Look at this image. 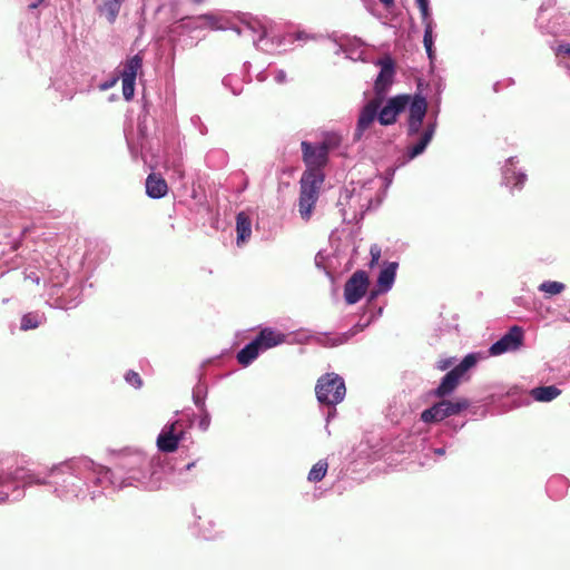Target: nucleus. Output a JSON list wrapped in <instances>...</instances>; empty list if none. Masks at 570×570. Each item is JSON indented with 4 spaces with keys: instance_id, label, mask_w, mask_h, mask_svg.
Listing matches in <instances>:
<instances>
[{
    "instance_id": "nucleus-2",
    "label": "nucleus",
    "mask_w": 570,
    "mask_h": 570,
    "mask_svg": "<svg viewBox=\"0 0 570 570\" xmlns=\"http://www.w3.org/2000/svg\"><path fill=\"white\" fill-rule=\"evenodd\" d=\"M167 470L166 459L160 454L147 455L139 450H127L119 456L115 470L107 468V488L158 490Z\"/></svg>"
},
{
    "instance_id": "nucleus-6",
    "label": "nucleus",
    "mask_w": 570,
    "mask_h": 570,
    "mask_svg": "<svg viewBox=\"0 0 570 570\" xmlns=\"http://www.w3.org/2000/svg\"><path fill=\"white\" fill-rule=\"evenodd\" d=\"M315 393L320 404L336 406L345 397V382L336 373H326L317 380Z\"/></svg>"
},
{
    "instance_id": "nucleus-27",
    "label": "nucleus",
    "mask_w": 570,
    "mask_h": 570,
    "mask_svg": "<svg viewBox=\"0 0 570 570\" xmlns=\"http://www.w3.org/2000/svg\"><path fill=\"white\" fill-rule=\"evenodd\" d=\"M261 353H263V351L259 347L258 341L254 338L237 353V361L240 365L248 366Z\"/></svg>"
},
{
    "instance_id": "nucleus-57",
    "label": "nucleus",
    "mask_w": 570,
    "mask_h": 570,
    "mask_svg": "<svg viewBox=\"0 0 570 570\" xmlns=\"http://www.w3.org/2000/svg\"><path fill=\"white\" fill-rule=\"evenodd\" d=\"M194 466H195V462L188 463V464L185 466V470H186V471H189V470H191Z\"/></svg>"
},
{
    "instance_id": "nucleus-52",
    "label": "nucleus",
    "mask_w": 570,
    "mask_h": 570,
    "mask_svg": "<svg viewBox=\"0 0 570 570\" xmlns=\"http://www.w3.org/2000/svg\"><path fill=\"white\" fill-rule=\"evenodd\" d=\"M433 452H434V454H436V455H444V453H445V449H444V448H435V449L433 450Z\"/></svg>"
},
{
    "instance_id": "nucleus-9",
    "label": "nucleus",
    "mask_w": 570,
    "mask_h": 570,
    "mask_svg": "<svg viewBox=\"0 0 570 570\" xmlns=\"http://www.w3.org/2000/svg\"><path fill=\"white\" fill-rule=\"evenodd\" d=\"M142 72V57L137 53L118 66V77L122 82V96L130 101L135 95L136 79Z\"/></svg>"
},
{
    "instance_id": "nucleus-48",
    "label": "nucleus",
    "mask_w": 570,
    "mask_h": 570,
    "mask_svg": "<svg viewBox=\"0 0 570 570\" xmlns=\"http://www.w3.org/2000/svg\"><path fill=\"white\" fill-rule=\"evenodd\" d=\"M274 78L277 83H284L286 81V72L284 70H277Z\"/></svg>"
},
{
    "instance_id": "nucleus-28",
    "label": "nucleus",
    "mask_w": 570,
    "mask_h": 570,
    "mask_svg": "<svg viewBox=\"0 0 570 570\" xmlns=\"http://www.w3.org/2000/svg\"><path fill=\"white\" fill-rule=\"evenodd\" d=\"M126 0H102L97 7L100 16H104L109 23H114L120 12L121 6Z\"/></svg>"
},
{
    "instance_id": "nucleus-5",
    "label": "nucleus",
    "mask_w": 570,
    "mask_h": 570,
    "mask_svg": "<svg viewBox=\"0 0 570 570\" xmlns=\"http://www.w3.org/2000/svg\"><path fill=\"white\" fill-rule=\"evenodd\" d=\"M198 20L213 30L230 29L239 37L250 39L254 46L262 51H272L282 45V40L278 38L275 42L276 37H272V30L257 18H248L233 26H228L220 17L212 13L199 16Z\"/></svg>"
},
{
    "instance_id": "nucleus-8",
    "label": "nucleus",
    "mask_w": 570,
    "mask_h": 570,
    "mask_svg": "<svg viewBox=\"0 0 570 570\" xmlns=\"http://www.w3.org/2000/svg\"><path fill=\"white\" fill-rule=\"evenodd\" d=\"M0 475L7 476L6 483L0 485V489L3 491L12 484H14V490H19L20 487H30L33 484H50L49 470L46 472H36L23 466H18L12 472H2Z\"/></svg>"
},
{
    "instance_id": "nucleus-33",
    "label": "nucleus",
    "mask_w": 570,
    "mask_h": 570,
    "mask_svg": "<svg viewBox=\"0 0 570 570\" xmlns=\"http://www.w3.org/2000/svg\"><path fill=\"white\" fill-rule=\"evenodd\" d=\"M328 469V464L325 460H320L317 463H315L312 469L308 472L307 480L309 482H318L321 481Z\"/></svg>"
},
{
    "instance_id": "nucleus-46",
    "label": "nucleus",
    "mask_w": 570,
    "mask_h": 570,
    "mask_svg": "<svg viewBox=\"0 0 570 570\" xmlns=\"http://www.w3.org/2000/svg\"><path fill=\"white\" fill-rule=\"evenodd\" d=\"M6 478L4 475H0V485H3L6 483ZM9 492L8 491H3V490H0V503H4L9 500Z\"/></svg>"
},
{
    "instance_id": "nucleus-12",
    "label": "nucleus",
    "mask_w": 570,
    "mask_h": 570,
    "mask_svg": "<svg viewBox=\"0 0 570 570\" xmlns=\"http://www.w3.org/2000/svg\"><path fill=\"white\" fill-rule=\"evenodd\" d=\"M468 406L469 402L465 399H458L455 401L443 400L424 410L421 414V420L425 423L439 422L462 412Z\"/></svg>"
},
{
    "instance_id": "nucleus-21",
    "label": "nucleus",
    "mask_w": 570,
    "mask_h": 570,
    "mask_svg": "<svg viewBox=\"0 0 570 570\" xmlns=\"http://www.w3.org/2000/svg\"><path fill=\"white\" fill-rule=\"evenodd\" d=\"M52 87L59 91L62 97L71 99L76 92L75 78L65 70L58 71L51 80Z\"/></svg>"
},
{
    "instance_id": "nucleus-51",
    "label": "nucleus",
    "mask_w": 570,
    "mask_h": 570,
    "mask_svg": "<svg viewBox=\"0 0 570 570\" xmlns=\"http://www.w3.org/2000/svg\"><path fill=\"white\" fill-rule=\"evenodd\" d=\"M426 55L431 62H433L435 58L434 47L425 48Z\"/></svg>"
},
{
    "instance_id": "nucleus-54",
    "label": "nucleus",
    "mask_w": 570,
    "mask_h": 570,
    "mask_svg": "<svg viewBox=\"0 0 570 570\" xmlns=\"http://www.w3.org/2000/svg\"><path fill=\"white\" fill-rule=\"evenodd\" d=\"M322 258H323V256H322V254H321V253H318V254L316 255V257H315V263H316V265H317L318 267L321 266Z\"/></svg>"
},
{
    "instance_id": "nucleus-15",
    "label": "nucleus",
    "mask_w": 570,
    "mask_h": 570,
    "mask_svg": "<svg viewBox=\"0 0 570 570\" xmlns=\"http://www.w3.org/2000/svg\"><path fill=\"white\" fill-rule=\"evenodd\" d=\"M381 105V99L374 98L361 109L353 136L354 141H360L364 137L365 131L375 122Z\"/></svg>"
},
{
    "instance_id": "nucleus-44",
    "label": "nucleus",
    "mask_w": 570,
    "mask_h": 570,
    "mask_svg": "<svg viewBox=\"0 0 570 570\" xmlns=\"http://www.w3.org/2000/svg\"><path fill=\"white\" fill-rule=\"evenodd\" d=\"M453 363H454V358L453 357L443 358V360H440L436 363V368H439L440 371H445L449 367H451L453 365Z\"/></svg>"
},
{
    "instance_id": "nucleus-38",
    "label": "nucleus",
    "mask_w": 570,
    "mask_h": 570,
    "mask_svg": "<svg viewBox=\"0 0 570 570\" xmlns=\"http://www.w3.org/2000/svg\"><path fill=\"white\" fill-rule=\"evenodd\" d=\"M422 23L424 24V36H423L424 48L434 47L433 20L422 21Z\"/></svg>"
},
{
    "instance_id": "nucleus-39",
    "label": "nucleus",
    "mask_w": 570,
    "mask_h": 570,
    "mask_svg": "<svg viewBox=\"0 0 570 570\" xmlns=\"http://www.w3.org/2000/svg\"><path fill=\"white\" fill-rule=\"evenodd\" d=\"M125 381L135 389H140L142 385L140 375L135 371H128L125 375Z\"/></svg>"
},
{
    "instance_id": "nucleus-25",
    "label": "nucleus",
    "mask_w": 570,
    "mask_h": 570,
    "mask_svg": "<svg viewBox=\"0 0 570 570\" xmlns=\"http://www.w3.org/2000/svg\"><path fill=\"white\" fill-rule=\"evenodd\" d=\"M435 132V124H429L424 131L422 132L419 141L414 144L412 147L407 148V158L414 159L415 157L423 154L430 141L432 140Z\"/></svg>"
},
{
    "instance_id": "nucleus-36",
    "label": "nucleus",
    "mask_w": 570,
    "mask_h": 570,
    "mask_svg": "<svg viewBox=\"0 0 570 570\" xmlns=\"http://www.w3.org/2000/svg\"><path fill=\"white\" fill-rule=\"evenodd\" d=\"M41 321L42 316H40L39 314L28 313L22 316L20 327L23 331L33 330L41 324Z\"/></svg>"
},
{
    "instance_id": "nucleus-3",
    "label": "nucleus",
    "mask_w": 570,
    "mask_h": 570,
    "mask_svg": "<svg viewBox=\"0 0 570 570\" xmlns=\"http://www.w3.org/2000/svg\"><path fill=\"white\" fill-rule=\"evenodd\" d=\"M24 278L37 285L43 281L47 287V302L50 306L61 309H72L82 299V283L78 278H70L59 261L51 259L41 267L40 274L35 271H27Z\"/></svg>"
},
{
    "instance_id": "nucleus-30",
    "label": "nucleus",
    "mask_w": 570,
    "mask_h": 570,
    "mask_svg": "<svg viewBox=\"0 0 570 570\" xmlns=\"http://www.w3.org/2000/svg\"><path fill=\"white\" fill-rule=\"evenodd\" d=\"M195 525L198 528V533L206 540L215 539L218 535L216 530V522L207 517H198Z\"/></svg>"
},
{
    "instance_id": "nucleus-23",
    "label": "nucleus",
    "mask_w": 570,
    "mask_h": 570,
    "mask_svg": "<svg viewBox=\"0 0 570 570\" xmlns=\"http://www.w3.org/2000/svg\"><path fill=\"white\" fill-rule=\"evenodd\" d=\"M397 267L399 264L396 262L386 263L384 265L377 277V293H386L392 288Z\"/></svg>"
},
{
    "instance_id": "nucleus-53",
    "label": "nucleus",
    "mask_w": 570,
    "mask_h": 570,
    "mask_svg": "<svg viewBox=\"0 0 570 570\" xmlns=\"http://www.w3.org/2000/svg\"><path fill=\"white\" fill-rule=\"evenodd\" d=\"M552 3H553V0H549V1L547 2V4H546V3H542V4L540 6V11H543L547 7L552 6Z\"/></svg>"
},
{
    "instance_id": "nucleus-60",
    "label": "nucleus",
    "mask_w": 570,
    "mask_h": 570,
    "mask_svg": "<svg viewBox=\"0 0 570 570\" xmlns=\"http://www.w3.org/2000/svg\"><path fill=\"white\" fill-rule=\"evenodd\" d=\"M239 92H240L239 90H235V89H233V94H234V95H238Z\"/></svg>"
},
{
    "instance_id": "nucleus-22",
    "label": "nucleus",
    "mask_w": 570,
    "mask_h": 570,
    "mask_svg": "<svg viewBox=\"0 0 570 570\" xmlns=\"http://www.w3.org/2000/svg\"><path fill=\"white\" fill-rule=\"evenodd\" d=\"M255 340L258 341L259 347L265 352L272 347L283 344L286 340V335L271 327H265L261 330Z\"/></svg>"
},
{
    "instance_id": "nucleus-37",
    "label": "nucleus",
    "mask_w": 570,
    "mask_h": 570,
    "mask_svg": "<svg viewBox=\"0 0 570 570\" xmlns=\"http://www.w3.org/2000/svg\"><path fill=\"white\" fill-rule=\"evenodd\" d=\"M367 324H368V322L364 323V324L357 323L348 332L337 336L335 338V341L333 342V345H340V344L346 343L352 336L362 332L367 326Z\"/></svg>"
},
{
    "instance_id": "nucleus-56",
    "label": "nucleus",
    "mask_w": 570,
    "mask_h": 570,
    "mask_svg": "<svg viewBox=\"0 0 570 570\" xmlns=\"http://www.w3.org/2000/svg\"><path fill=\"white\" fill-rule=\"evenodd\" d=\"M41 1H42V0H38L37 2H32V3H30V4H29V8H30V9H36V8L39 6V3H40Z\"/></svg>"
},
{
    "instance_id": "nucleus-7",
    "label": "nucleus",
    "mask_w": 570,
    "mask_h": 570,
    "mask_svg": "<svg viewBox=\"0 0 570 570\" xmlns=\"http://www.w3.org/2000/svg\"><path fill=\"white\" fill-rule=\"evenodd\" d=\"M481 358V353H469L465 355L456 366L445 374L440 385L435 389L434 395L438 397L450 395L458 387L463 375Z\"/></svg>"
},
{
    "instance_id": "nucleus-41",
    "label": "nucleus",
    "mask_w": 570,
    "mask_h": 570,
    "mask_svg": "<svg viewBox=\"0 0 570 570\" xmlns=\"http://www.w3.org/2000/svg\"><path fill=\"white\" fill-rule=\"evenodd\" d=\"M193 400H194L195 405L198 409L205 410V396L202 395V387L200 386H198L196 390H194V392H193Z\"/></svg>"
},
{
    "instance_id": "nucleus-34",
    "label": "nucleus",
    "mask_w": 570,
    "mask_h": 570,
    "mask_svg": "<svg viewBox=\"0 0 570 570\" xmlns=\"http://www.w3.org/2000/svg\"><path fill=\"white\" fill-rule=\"evenodd\" d=\"M564 288L566 285L557 281H544L539 285V291L549 296L558 295L562 293Z\"/></svg>"
},
{
    "instance_id": "nucleus-16",
    "label": "nucleus",
    "mask_w": 570,
    "mask_h": 570,
    "mask_svg": "<svg viewBox=\"0 0 570 570\" xmlns=\"http://www.w3.org/2000/svg\"><path fill=\"white\" fill-rule=\"evenodd\" d=\"M410 100V95H397L390 98L386 105L377 111L379 122L383 126L393 125L397 116L406 109Z\"/></svg>"
},
{
    "instance_id": "nucleus-59",
    "label": "nucleus",
    "mask_w": 570,
    "mask_h": 570,
    "mask_svg": "<svg viewBox=\"0 0 570 570\" xmlns=\"http://www.w3.org/2000/svg\"><path fill=\"white\" fill-rule=\"evenodd\" d=\"M204 1H205V0H193V2H195V3H202V2H204Z\"/></svg>"
},
{
    "instance_id": "nucleus-11",
    "label": "nucleus",
    "mask_w": 570,
    "mask_h": 570,
    "mask_svg": "<svg viewBox=\"0 0 570 570\" xmlns=\"http://www.w3.org/2000/svg\"><path fill=\"white\" fill-rule=\"evenodd\" d=\"M186 428L183 421L175 420L166 423L160 430L156 445L163 453H173L178 449L179 442L184 440Z\"/></svg>"
},
{
    "instance_id": "nucleus-43",
    "label": "nucleus",
    "mask_w": 570,
    "mask_h": 570,
    "mask_svg": "<svg viewBox=\"0 0 570 570\" xmlns=\"http://www.w3.org/2000/svg\"><path fill=\"white\" fill-rule=\"evenodd\" d=\"M118 80H119L118 75H117V76H114V77H111L110 79H108V80H106V81L101 82V83L99 85V89H100L101 91L109 90L110 88H112V87L118 82Z\"/></svg>"
},
{
    "instance_id": "nucleus-50",
    "label": "nucleus",
    "mask_w": 570,
    "mask_h": 570,
    "mask_svg": "<svg viewBox=\"0 0 570 570\" xmlns=\"http://www.w3.org/2000/svg\"><path fill=\"white\" fill-rule=\"evenodd\" d=\"M336 415V409L335 406H328V410L325 414L326 422L328 423L333 417Z\"/></svg>"
},
{
    "instance_id": "nucleus-18",
    "label": "nucleus",
    "mask_w": 570,
    "mask_h": 570,
    "mask_svg": "<svg viewBox=\"0 0 570 570\" xmlns=\"http://www.w3.org/2000/svg\"><path fill=\"white\" fill-rule=\"evenodd\" d=\"M376 65L381 67V70L374 83V91L376 95L375 98H380L382 100L393 83L395 68L394 62L390 57L379 59Z\"/></svg>"
},
{
    "instance_id": "nucleus-47",
    "label": "nucleus",
    "mask_w": 570,
    "mask_h": 570,
    "mask_svg": "<svg viewBox=\"0 0 570 570\" xmlns=\"http://www.w3.org/2000/svg\"><path fill=\"white\" fill-rule=\"evenodd\" d=\"M557 55L570 56V43L559 45L557 48Z\"/></svg>"
},
{
    "instance_id": "nucleus-42",
    "label": "nucleus",
    "mask_w": 570,
    "mask_h": 570,
    "mask_svg": "<svg viewBox=\"0 0 570 570\" xmlns=\"http://www.w3.org/2000/svg\"><path fill=\"white\" fill-rule=\"evenodd\" d=\"M202 415H200V419H199V422H198V426L202 431H207V429L209 428L210 425V415L209 413L205 410H202Z\"/></svg>"
},
{
    "instance_id": "nucleus-4",
    "label": "nucleus",
    "mask_w": 570,
    "mask_h": 570,
    "mask_svg": "<svg viewBox=\"0 0 570 570\" xmlns=\"http://www.w3.org/2000/svg\"><path fill=\"white\" fill-rule=\"evenodd\" d=\"M301 149L302 159L306 169L299 180L301 194L298 212L304 220H308L318 199L320 189L324 183V167L328 163V155L318 144H312L306 140L301 142Z\"/></svg>"
},
{
    "instance_id": "nucleus-35",
    "label": "nucleus",
    "mask_w": 570,
    "mask_h": 570,
    "mask_svg": "<svg viewBox=\"0 0 570 570\" xmlns=\"http://www.w3.org/2000/svg\"><path fill=\"white\" fill-rule=\"evenodd\" d=\"M362 43L360 41H354L350 46L344 47V52L346 57L351 60H365L364 59V50L362 49Z\"/></svg>"
},
{
    "instance_id": "nucleus-20",
    "label": "nucleus",
    "mask_w": 570,
    "mask_h": 570,
    "mask_svg": "<svg viewBox=\"0 0 570 570\" xmlns=\"http://www.w3.org/2000/svg\"><path fill=\"white\" fill-rule=\"evenodd\" d=\"M518 163L515 157H510L502 168V181L510 189H521L527 180L523 171H518L514 165Z\"/></svg>"
},
{
    "instance_id": "nucleus-19",
    "label": "nucleus",
    "mask_w": 570,
    "mask_h": 570,
    "mask_svg": "<svg viewBox=\"0 0 570 570\" xmlns=\"http://www.w3.org/2000/svg\"><path fill=\"white\" fill-rule=\"evenodd\" d=\"M368 285V277L364 271L355 272L346 282L344 297L348 304L357 303L365 294Z\"/></svg>"
},
{
    "instance_id": "nucleus-17",
    "label": "nucleus",
    "mask_w": 570,
    "mask_h": 570,
    "mask_svg": "<svg viewBox=\"0 0 570 570\" xmlns=\"http://www.w3.org/2000/svg\"><path fill=\"white\" fill-rule=\"evenodd\" d=\"M407 107V135L412 137L420 132L423 119L426 115L428 104L424 97L415 95L414 97L411 96Z\"/></svg>"
},
{
    "instance_id": "nucleus-1",
    "label": "nucleus",
    "mask_w": 570,
    "mask_h": 570,
    "mask_svg": "<svg viewBox=\"0 0 570 570\" xmlns=\"http://www.w3.org/2000/svg\"><path fill=\"white\" fill-rule=\"evenodd\" d=\"M107 468L88 456H78L49 469L53 492L62 500H95L107 488Z\"/></svg>"
},
{
    "instance_id": "nucleus-58",
    "label": "nucleus",
    "mask_w": 570,
    "mask_h": 570,
    "mask_svg": "<svg viewBox=\"0 0 570 570\" xmlns=\"http://www.w3.org/2000/svg\"><path fill=\"white\" fill-rule=\"evenodd\" d=\"M228 80H229V77L224 78L223 83H224L225 86H227Z\"/></svg>"
},
{
    "instance_id": "nucleus-13",
    "label": "nucleus",
    "mask_w": 570,
    "mask_h": 570,
    "mask_svg": "<svg viewBox=\"0 0 570 570\" xmlns=\"http://www.w3.org/2000/svg\"><path fill=\"white\" fill-rule=\"evenodd\" d=\"M365 206L371 209L372 207H376L382 203V199L385 195V190L381 194L380 189L382 188V178H371L364 183H351L350 184Z\"/></svg>"
},
{
    "instance_id": "nucleus-31",
    "label": "nucleus",
    "mask_w": 570,
    "mask_h": 570,
    "mask_svg": "<svg viewBox=\"0 0 570 570\" xmlns=\"http://www.w3.org/2000/svg\"><path fill=\"white\" fill-rule=\"evenodd\" d=\"M271 30H272V37H276L278 39L282 40V45L279 46L283 47L285 45L286 41H289V42H293L294 40H298V41H302V40H308V39H312V36H309L308 33H306L305 31H297L295 33H291L286 37H282L279 35H276L275 31H274V27L272 26V23L267 20H262ZM275 42H277V39H275ZM278 49L275 48L274 50H272L271 52H274Z\"/></svg>"
},
{
    "instance_id": "nucleus-40",
    "label": "nucleus",
    "mask_w": 570,
    "mask_h": 570,
    "mask_svg": "<svg viewBox=\"0 0 570 570\" xmlns=\"http://www.w3.org/2000/svg\"><path fill=\"white\" fill-rule=\"evenodd\" d=\"M422 16V21H430L431 11H430V1L429 0H415Z\"/></svg>"
},
{
    "instance_id": "nucleus-29",
    "label": "nucleus",
    "mask_w": 570,
    "mask_h": 570,
    "mask_svg": "<svg viewBox=\"0 0 570 570\" xmlns=\"http://www.w3.org/2000/svg\"><path fill=\"white\" fill-rule=\"evenodd\" d=\"M538 402H551L561 394V390L554 385L534 387L530 392Z\"/></svg>"
},
{
    "instance_id": "nucleus-32",
    "label": "nucleus",
    "mask_w": 570,
    "mask_h": 570,
    "mask_svg": "<svg viewBox=\"0 0 570 570\" xmlns=\"http://www.w3.org/2000/svg\"><path fill=\"white\" fill-rule=\"evenodd\" d=\"M342 142V137L337 132H327L324 135V138L318 145L324 149V151L328 155L331 150L340 147Z\"/></svg>"
},
{
    "instance_id": "nucleus-55",
    "label": "nucleus",
    "mask_w": 570,
    "mask_h": 570,
    "mask_svg": "<svg viewBox=\"0 0 570 570\" xmlns=\"http://www.w3.org/2000/svg\"><path fill=\"white\" fill-rule=\"evenodd\" d=\"M385 7H390L394 3V0H380Z\"/></svg>"
},
{
    "instance_id": "nucleus-26",
    "label": "nucleus",
    "mask_w": 570,
    "mask_h": 570,
    "mask_svg": "<svg viewBox=\"0 0 570 570\" xmlns=\"http://www.w3.org/2000/svg\"><path fill=\"white\" fill-rule=\"evenodd\" d=\"M236 233H237V245L245 244L252 235V222L249 216L240 212L236 216Z\"/></svg>"
},
{
    "instance_id": "nucleus-45",
    "label": "nucleus",
    "mask_w": 570,
    "mask_h": 570,
    "mask_svg": "<svg viewBox=\"0 0 570 570\" xmlns=\"http://www.w3.org/2000/svg\"><path fill=\"white\" fill-rule=\"evenodd\" d=\"M370 253H371V256H372V262H371V265L377 263V261L380 259V256H381V249L377 245H373L370 249Z\"/></svg>"
},
{
    "instance_id": "nucleus-14",
    "label": "nucleus",
    "mask_w": 570,
    "mask_h": 570,
    "mask_svg": "<svg viewBox=\"0 0 570 570\" xmlns=\"http://www.w3.org/2000/svg\"><path fill=\"white\" fill-rule=\"evenodd\" d=\"M523 343V330L520 326H512L500 340L489 348L491 356H499L508 352L517 351Z\"/></svg>"
},
{
    "instance_id": "nucleus-49",
    "label": "nucleus",
    "mask_w": 570,
    "mask_h": 570,
    "mask_svg": "<svg viewBox=\"0 0 570 570\" xmlns=\"http://www.w3.org/2000/svg\"><path fill=\"white\" fill-rule=\"evenodd\" d=\"M394 173H395V169H393V168L389 169V171L386 173V176L384 177L385 189L391 185Z\"/></svg>"
},
{
    "instance_id": "nucleus-24",
    "label": "nucleus",
    "mask_w": 570,
    "mask_h": 570,
    "mask_svg": "<svg viewBox=\"0 0 570 570\" xmlns=\"http://www.w3.org/2000/svg\"><path fill=\"white\" fill-rule=\"evenodd\" d=\"M168 193L166 180L156 174H150L146 179V194L148 197L159 199Z\"/></svg>"
},
{
    "instance_id": "nucleus-10",
    "label": "nucleus",
    "mask_w": 570,
    "mask_h": 570,
    "mask_svg": "<svg viewBox=\"0 0 570 570\" xmlns=\"http://www.w3.org/2000/svg\"><path fill=\"white\" fill-rule=\"evenodd\" d=\"M337 206L340 207L343 219L348 222L363 218L366 210H368L365 203L362 202L360 195H357L350 184L342 189Z\"/></svg>"
}]
</instances>
